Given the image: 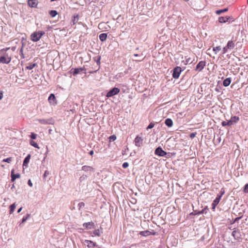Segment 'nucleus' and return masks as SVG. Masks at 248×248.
<instances>
[{"label":"nucleus","mask_w":248,"mask_h":248,"mask_svg":"<svg viewBox=\"0 0 248 248\" xmlns=\"http://www.w3.org/2000/svg\"><path fill=\"white\" fill-rule=\"evenodd\" d=\"M236 40L232 38L231 40L229 41L227 45L223 48V54H225L228 50L232 49L235 46V43Z\"/></svg>","instance_id":"nucleus-1"},{"label":"nucleus","mask_w":248,"mask_h":248,"mask_svg":"<svg viewBox=\"0 0 248 248\" xmlns=\"http://www.w3.org/2000/svg\"><path fill=\"white\" fill-rule=\"evenodd\" d=\"M12 60L11 56L5 52L0 56V63L8 64Z\"/></svg>","instance_id":"nucleus-2"},{"label":"nucleus","mask_w":248,"mask_h":248,"mask_svg":"<svg viewBox=\"0 0 248 248\" xmlns=\"http://www.w3.org/2000/svg\"><path fill=\"white\" fill-rule=\"evenodd\" d=\"M224 193V190L221 189L219 193L217 195V197L214 200L213 203H212V208L213 210H215L216 206L218 204L222 196L223 195Z\"/></svg>","instance_id":"nucleus-3"},{"label":"nucleus","mask_w":248,"mask_h":248,"mask_svg":"<svg viewBox=\"0 0 248 248\" xmlns=\"http://www.w3.org/2000/svg\"><path fill=\"white\" fill-rule=\"evenodd\" d=\"M44 33L45 32L43 31L34 32L31 35V39L33 42H37L40 39Z\"/></svg>","instance_id":"nucleus-4"},{"label":"nucleus","mask_w":248,"mask_h":248,"mask_svg":"<svg viewBox=\"0 0 248 248\" xmlns=\"http://www.w3.org/2000/svg\"><path fill=\"white\" fill-rule=\"evenodd\" d=\"M120 90L119 88L115 87L110 90L107 94L106 96L108 98L112 97L114 95L117 94Z\"/></svg>","instance_id":"nucleus-5"},{"label":"nucleus","mask_w":248,"mask_h":248,"mask_svg":"<svg viewBox=\"0 0 248 248\" xmlns=\"http://www.w3.org/2000/svg\"><path fill=\"white\" fill-rule=\"evenodd\" d=\"M181 71L182 70L180 67L177 66L174 68L173 70L172 77L174 78H178L180 76Z\"/></svg>","instance_id":"nucleus-6"},{"label":"nucleus","mask_w":248,"mask_h":248,"mask_svg":"<svg viewBox=\"0 0 248 248\" xmlns=\"http://www.w3.org/2000/svg\"><path fill=\"white\" fill-rule=\"evenodd\" d=\"M155 154L160 156H164L167 155V153L159 147L155 149Z\"/></svg>","instance_id":"nucleus-7"},{"label":"nucleus","mask_w":248,"mask_h":248,"mask_svg":"<svg viewBox=\"0 0 248 248\" xmlns=\"http://www.w3.org/2000/svg\"><path fill=\"white\" fill-rule=\"evenodd\" d=\"M205 66V62L204 61L200 62L196 65V70L201 71Z\"/></svg>","instance_id":"nucleus-8"},{"label":"nucleus","mask_w":248,"mask_h":248,"mask_svg":"<svg viewBox=\"0 0 248 248\" xmlns=\"http://www.w3.org/2000/svg\"><path fill=\"white\" fill-rule=\"evenodd\" d=\"M48 101L50 104H52L53 105L57 104L56 98L54 94L53 93H51L50 94V95L48 98Z\"/></svg>","instance_id":"nucleus-9"},{"label":"nucleus","mask_w":248,"mask_h":248,"mask_svg":"<svg viewBox=\"0 0 248 248\" xmlns=\"http://www.w3.org/2000/svg\"><path fill=\"white\" fill-rule=\"evenodd\" d=\"M232 235L233 236L235 239L238 240L241 238V234L239 230H235L232 232Z\"/></svg>","instance_id":"nucleus-10"},{"label":"nucleus","mask_w":248,"mask_h":248,"mask_svg":"<svg viewBox=\"0 0 248 248\" xmlns=\"http://www.w3.org/2000/svg\"><path fill=\"white\" fill-rule=\"evenodd\" d=\"M207 213V207L200 211H198L197 210H194L193 212L190 213V215H199L202 214L204 213Z\"/></svg>","instance_id":"nucleus-11"},{"label":"nucleus","mask_w":248,"mask_h":248,"mask_svg":"<svg viewBox=\"0 0 248 248\" xmlns=\"http://www.w3.org/2000/svg\"><path fill=\"white\" fill-rule=\"evenodd\" d=\"M239 120V117L237 116H234L232 117L231 119L228 121H229L230 125H232L236 124V123H237Z\"/></svg>","instance_id":"nucleus-12"},{"label":"nucleus","mask_w":248,"mask_h":248,"mask_svg":"<svg viewBox=\"0 0 248 248\" xmlns=\"http://www.w3.org/2000/svg\"><path fill=\"white\" fill-rule=\"evenodd\" d=\"M14 170H12L11 171V181L14 182L16 178H19L20 175L19 173L15 174Z\"/></svg>","instance_id":"nucleus-13"},{"label":"nucleus","mask_w":248,"mask_h":248,"mask_svg":"<svg viewBox=\"0 0 248 248\" xmlns=\"http://www.w3.org/2000/svg\"><path fill=\"white\" fill-rule=\"evenodd\" d=\"M83 227H85L87 229H91L94 228V224L93 222H89L84 223L83 224Z\"/></svg>","instance_id":"nucleus-14"},{"label":"nucleus","mask_w":248,"mask_h":248,"mask_svg":"<svg viewBox=\"0 0 248 248\" xmlns=\"http://www.w3.org/2000/svg\"><path fill=\"white\" fill-rule=\"evenodd\" d=\"M28 5L31 7H36L37 5V0H29Z\"/></svg>","instance_id":"nucleus-15"},{"label":"nucleus","mask_w":248,"mask_h":248,"mask_svg":"<svg viewBox=\"0 0 248 248\" xmlns=\"http://www.w3.org/2000/svg\"><path fill=\"white\" fill-rule=\"evenodd\" d=\"M85 242L86 244H87V247L89 248L94 247L97 246V245L95 243H94L91 240H86L85 241Z\"/></svg>","instance_id":"nucleus-16"},{"label":"nucleus","mask_w":248,"mask_h":248,"mask_svg":"<svg viewBox=\"0 0 248 248\" xmlns=\"http://www.w3.org/2000/svg\"><path fill=\"white\" fill-rule=\"evenodd\" d=\"M82 170L85 171H93L94 170V169L91 166H83L82 167Z\"/></svg>","instance_id":"nucleus-17"},{"label":"nucleus","mask_w":248,"mask_h":248,"mask_svg":"<svg viewBox=\"0 0 248 248\" xmlns=\"http://www.w3.org/2000/svg\"><path fill=\"white\" fill-rule=\"evenodd\" d=\"M231 81H232V79H231V78H226L223 81V86L225 87L228 86L230 84Z\"/></svg>","instance_id":"nucleus-18"},{"label":"nucleus","mask_w":248,"mask_h":248,"mask_svg":"<svg viewBox=\"0 0 248 248\" xmlns=\"http://www.w3.org/2000/svg\"><path fill=\"white\" fill-rule=\"evenodd\" d=\"M99 39L101 41L104 42L106 40L107 38V34L105 33H101L99 35Z\"/></svg>","instance_id":"nucleus-19"},{"label":"nucleus","mask_w":248,"mask_h":248,"mask_svg":"<svg viewBox=\"0 0 248 248\" xmlns=\"http://www.w3.org/2000/svg\"><path fill=\"white\" fill-rule=\"evenodd\" d=\"M165 124L166 125H167L168 127H170L172 126L173 122L171 119L170 118H168L165 120Z\"/></svg>","instance_id":"nucleus-20"},{"label":"nucleus","mask_w":248,"mask_h":248,"mask_svg":"<svg viewBox=\"0 0 248 248\" xmlns=\"http://www.w3.org/2000/svg\"><path fill=\"white\" fill-rule=\"evenodd\" d=\"M30 159H31V155L29 154L27 156V157L25 158V159L23 161V166H27L28 163L30 161Z\"/></svg>","instance_id":"nucleus-21"},{"label":"nucleus","mask_w":248,"mask_h":248,"mask_svg":"<svg viewBox=\"0 0 248 248\" xmlns=\"http://www.w3.org/2000/svg\"><path fill=\"white\" fill-rule=\"evenodd\" d=\"M229 20V17L221 16L219 17L218 21L220 23H225Z\"/></svg>","instance_id":"nucleus-22"},{"label":"nucleus","mask_w":248,"mask_h":248,"mask_svg":"<svg viewBox=\"0 0 248 248\" xmlns=\"http://www.w3.org/2000/svg\"><path fill=\"white\" fill-rule=\"evenodd\" d=\"M36 66V64L35 63H30L29 64V65L27 66L26 67V68L27 69H28V70H31L34 67H35V66Z\"/></svg>","instance_id":"nucleus-23"},{"label":"nucleus","mask_w":248,"mask_h":248,"mask_svg":"<svg viewBox=\"0 0 248 248\" xmlns=\"http://www.w3.org/2000/svg\"><path fill=\"white\" fill-rule=\"evenodd\" d=\"M78 15L74 16L72 20V22L73 25H75L78 21Z\"/></svg>","instance_id":"nucleus-24"},{"label":"nucleus","mask_w":248,"mask_h":248,"mask_svg":"<svg viewBox=\"0 0 248 248\" xmlns=\"http://www.w3.org/2000/svg\"><path fill=\"white\" fill-rule=\"evenodd\" d=\"M39 122L41 124H50V123L48 122V120L45 119H39L38 120Z\"/></svg>","instance_id":"nucleus-25"},{"label":"nucleus","mask_w":248,"mask_h":248,"mask_svg":"<svg viewBox=\"0 0 248 248\" xmlns=\"http://www.w3.org/2000/svg\"><path fill=\"white\" fill-rule=\"evenodd\" d=\"M15 208H16V204L15 203H13L12 205H11L10 206V213H9L10 214H12L14 212Z\"/></svg>","instance_id":"nucleus-26"},{"label":"nucleus","mask_w":248,"mask_h":248,"mask_svg":"<svg viewBox=\"0 0 248 248\" xmlns=\"http://www.w3.org/2000/svg\"><path fill=\"white\" fill-rule=\"evenodd\" d=\"M151 234L150 232L148 231L140 232V235L144 236H148Z\"/></svg>","instance_id":"nucleus-27"},{"label":"nucleus","mask_w":248,"mask_h":248,"mask_svg":"<svg viewBox=\"0 0 248 248\" xmlns=\"http://www.w3.org/2000/svg\"><path fill=\"white\" fill-rule=\"evenodd\" d=\"M57 12L55 10H51L49 12V15L52 17L55 16L57 15Z\"/></svg>","instance_id":"nucleus-28"},{"label":"nucleus","mask_w":248,"mask_h":248,"mask_svg":"<svg viewBox=\"0 0 248 248\" xmlns=\"http://www.w3.org/2000/svg\"><path fill=\"white\" fill-rule=\"evenodd\" d=\"M30 144L33 146L35 148H38L39 149V147L38 146V145L37 144V143L36 142H35L33 140H31L30 141Z\"/></svg>","instance_id":"nucleus-29"},{"label":"nucleus","mask_w":248,"mask_h":248,"mask_svg":"<svg viewBox=\"0 0 248 248\" xmlns=\"http://www.w3.org/2000/svg\"><path fill=\"white\" fill-rule=\"evenodd\" d=\"M221 49V47L220 46L214 47L213 48V50L215 52V54H217V52L220 51Z\"/></svg>","instance_id":"nucleus-30"},{"label":"nucleus","mask_w":248,"mask_h":248,"mask_svg":"<svg viewBox=\"0 0 248 248\" xmlns=\"http://www.w3.org/2000/svg\"><path fill=\"white\" fill-rule=\"evenodd\" d=\"M228 11V8H225L222 10H217L216 13L217 15H220L221 13L226 12Z\"/></svg>","instance_id":"nucleus-31"},{"label":"nucleus","mask_w":248,"mask_h":248,"mask_svg":"<svg viewBox=\"0 0 248 248\" xmlns=\"http://www.w3.org/2000/svg\"><path fill=\"white\" fill-rule=\"evenodd\" d=\"M12 160V157H8L6 159H3L2 160V162H7L8 163H10L11 162Z\"/></svg>","instance_id":"nucleus-32"},{"label":"nucleus","mask_w":248,"mask_h":248,"mask_svg":"<svg viewBox=\"0 0 248 248\" xmlns=\"http://www.w3.org/2000/svg\"><path fill=\"white\" fill-rule=\"evenodd\" d=\"M93 234L95 236H99L100 235V231L98 229L93 231Z\"/></svg>","instance_id":"nucleus-33"},{"label":"nucleus","mask_w":248,"mask_h":248,"mask_svg":"<svg viewBox=\"0 0 248 248\" xmlns=\"http://www.w3.org/2000/svg\"><path fill=\"white\" fill-rule=\"evenodd\" d=\"M222 126H231L229 121H223L221 123Z\"/></svg>","instance_id":"nucleus-34"},{"label":"nucleus","mask_w":248,"mask_h":248,"mask_svg":"<svg viewBox=\"0 0 248 248\" xmlns=\"http://www.w3.org/2000/svg\"><path fill=\"white\" fill-rule=\"evenodd\" d=\"M135 144L137 145V146H139V143H140V138L137 136L135 139Z\"/></svg>","instance_id":"nucleus-35"},{"label":"nucleus","mask_w":248,"mask_h":248,"mask_svg":"<svg viewBox=\"0 0 248 248\" xmlns=\"http://www.w3.org/2000/svg\"><path fill=\"white\" fill-rule=\"evenodd\" d=\"M20 53L21 54V58L22 59H24L25 58V56H24V53H23V47H21V49H20Z\"/></svg>","instance_id":"nucleus-36"},{"label":"nucleus","mask_w":248,"mask_h":248,"mask_svg":"<svg viewBox=\"0 0 248 248\" xmlns=\"http://www.w3.org/2000/svg\"><path fill=\"white\" fill-rule=\"evenodd\" d=\"M81 70V69L75 68L74 70V74H73L74 75H75L79 73L80 70Z\"/></svg>","instance_id":"nucleus-37"},{"label":"nucleus","mask_w":248,"mask_h":248,"mask_svg":"<svg viewBox=\"0 0 248 248\" xmlns=\"http://www.w3.org/2000/svg\"><path fill=\"white\" fill-rule=\"evenodd\" d=\"M30 137L31 139L34 140L36 138L37 135L34 133H31Z\"/></svg>","instance_id":"nucleus-38"},{"label":"nucleus","mask_w":248,"mask_h":248,"mask_svg":"<svg viewBox=\"0 0 248 248\" xmlns=\"http://www.w3.org/2000/svg\"><path fill=\"white\" fill-rule=\"evenodd\" d=\"M84 205H85V204H84V203L83 202H80L78 204V206L79 209H80L82 207H84Z\"/></svg>","instance_id":"nucleus-39"},{"label":"nucleus","mask_w":248,"mask_h":248,"mask_svg":"<svg viewBox=\"0 0 248 248\" xmlns=\"http://www.w3.org/2000/svg\"><path fill=\"white\" fill-rule=\"evenodd\" d=\"M109 139L110 140H112L114 141L116 139V137L115 135H112L109 137Z\"/></svg>","instance_id":"nucleus-40"},{"label":"nucleus","mask_w":248,"mask_h":248,"mask_svg":"<svg viewBox=\"0 0 248 248\" xmlns=\"http://www.w3.org/2000/svg\"><path fill=\"white\" fill-rule=\"evenodd\" d=\"M196 132L191 133H190V134L189 135V137L191 139H193L196 136Z\"/></svg>","instance_id":"nucleus-41"},{"label":"nucleus","mask_w":248,"mask_h":248,"mask_svg":"<svg viewBox=\"0 0 248 248\" xmlns=\"http://www.w3.org/2000/svg\"><path fill=\"white\" fill-rule=\"evenodd\" d=\"M154 126V124L151 123L148 126V127H147V129L148 130V129H151V128H152Z\"/></svg>","instance_id":"nucleus-42"},{"label":"nucleus","mask_w":248,"mask_h":248,"mask_svg":"<svg viewBox=\"0 0 248 248\" xmlns=\"http://www.w3.org/2000/svg\"><path fill=\"white\" fill-rule=\"evenodd\" d=\"M128 166H129V164L127 162L124 163L122 165V166L124 168H126L128 167Z\"/></svg>","instance_id":"nucleus-43"},{"label":"nucleus","mask_w":248,"mask_h":248,"mask_svg":"<svg viewBox=\"0 0 248 248\" xmlns=\"http://www.w3.org/2000/svg\"><path fill=\"white\" fill-rule=\"evenodd\" d=\"M244 191L245 192H248V184L246 185L244 187Z\"/></svg>","instance_id":"nucleus-44"},{"label":"nucleus","mask_w":248,"mask_h":248,"mask_svg":"<svg viewBox=\"0 0 248 248\" xmlns=\"http://www.w3.org/2000/svg\"><path fill=\"white\" fill-rule=\"evenodd\" d=\"M48 175H49V172L47 171V170H46L45 171V173L44 174V177H46Z\"/></svg>","instance_id":"nucleus-45"},{"label":"nucleus","mask_w":248,"mask_h":248,"mask_svg":"<svg viewBox=\"0 0 248 248\" xmlns=\"http://www.w3.org/2000/svg\"><path fill=\"white\" fill-rule=\"evenodd\" d=\"M28 185L30 186H32V183L31 182V180H29L28 181Z\"/></svg>","instance_id":"nucleus-46"},{"label":"nucleus","mask_w":248,"mask_h":248,"mask_svg":"<svg viewBox=\"0 0 248 248\" xmlns=\"http://www.w3.org/2000/svg\"><path fill=\"white\" fill-rule=\"evenodd\" d=\"M3 98V92H0V100Z\"/></svg>","instance_id":"nucleus-47"},{"label":"nucleus","mask_w":248,"mask_h":248,"mask_svg":"<svg viewBox=\"0 0 248 248\" xmlns=\"http://www.w3.org/2000/svg\"><path fill=\"white\" fill-rule=\"evenodd\" d=\"M90 155H93L94 154V152H93V150H91L90 153H89Z\"/></svg>","instance_id":"nucleus-48"},{"label":"nucleus","mask_w":248,"mask_h":248,"mask_svg":"<svg viewBox=\"0 0 248 248\" xmlns=\"http://www.w3.org/2000/svg\"><path fill=\"white\" fill-rule=\"evenodd\" d=\"M104 24V23H101L99 24L98 27L99 29H101V27Z\"/></svg>","instance_id":"nucleus-49"},{"label":"nucleus","mask_w":248,"mask_h":248,"mask_svg":"<svg viewBox=\"0 0 248 248\" xmlns=\"http://www.w3.org/2000/svg\"><path fill=\"white\" fill-rule=\"evenodd\" d=\"M241 217H237L235 218L234 221H236L238 220H239L241 218Z\"/></svg>","instance_id":"nucleus-50"},{"label":"nucleus","mask_w":248,"mask_h":248,"mask_svg":"<svg viewBox=\"0 0 248 248\" xmlns=\"http://www.w3.org/2000/svg\"><path fill=\"white\" fill-rule=\"evenodd\" d=\"M27 217H23V218H22V222H24L26 221V220H27Z\"/></svg>","instance_id":"nucleus-51"},{"label":"nucleus","mask_w":248,"mask_h":248,"mask_svg":"<svg viewBox=\"0 0 248 248\" xmlns=\"http://www.w3.org/2000/svg\"><path fill=\"white\" fill-rule=\"evenodd\" d=\"M9 48H6L5 49H2L0 51V53H1L2 52H3V50H7L8 49H9Z\"/></svg>","instance_id":"nucleus-52"},{"label":"nucleus","mask_w":248,"mask_h":248,"mask_svg":"<svg viewBox=\"0 0 248 248\" xmlns=\"http://www.w3.org/2000/svg\"><path fill=\"white\" fill-rule=\"evenodd\" d=\"M22 207L20 208L18 210L17 212H18V213H20V211L22 210Z\"/></svg>","instance_id":"nucleus-53"},{"label":"nucleus","mask_w":248,"mask_h":248,"mask_svg":"<svg viewBox=\"0 0 248 248\" xmlns=\"http://www.w3.org/2000/svg\"><path fill=\"white\" fill-rule=\"evenodd\" d=\"M100 57L99 58L98 61H97V63H100Z\"/></svg>","instance_id":"nucleus-54"},{"label":"nucleus","mask_w":248,"mask_h":248,"mask_svg":"<svg viewBox=\"0 0 248 248\" xmlns=\"http://www.w3.org/2000/svg\"><path fill=\"white\" fill-rule=\"evenodd\" d=\"M185 1H188V0H184Z\"/></svg>","instance_id":"nucleus-55"},{"label":"nucleus","mask_w":248,"mask_h":248,"mask_svg":"<svg viewBox=\"0 0 248 248\" xmlns=\"http://www.w3.org/2000/svg\"><path fill=\"white\" fill-rule=\"evenodd\" d=\"M247 3H248V0H247Z\"/></svg>","instance_id":"nucleus-56"}]
</instances>
